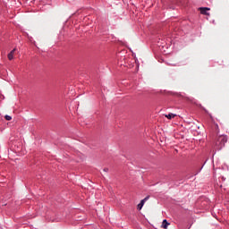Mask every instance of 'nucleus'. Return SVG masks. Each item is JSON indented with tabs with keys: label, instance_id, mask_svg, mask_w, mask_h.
<instances>
[{
	"label": "nucleus",
	"instance_id": "f257e3e1",
	"mask_svg": "<svg viewBox=\"0 0 229 229\" xmlns=\"http://www.w3.org/2000/svg\"><path fill=\"white\" fill-rule=\"evenodd\" d=\"M228 142V138L225 135L218 136L217 140L216 141V149H223L225 144Z\"/></svg>",
	"mask_w": 229,
	"mask_h": 229
},
{
	"label": "nucleus",
	"instance_id": "f03ea898",
	"mask_svg": "<svg viewBox=\"0 0 229 229\" xmlns=\"http://www.w3.org/2000/svg\"><path fill=\"white\" fill-rule=\"evenodd\" d=\"M199 11L200 12V13L202 15L210 16V13H208V12H210V8H208V7H200V8H199Z\"/></svg>",
	"mask_w": 229,
	"mask_h": 229
},
{
	"label": "nucleus",
	"instance_id": "7ed1b4c3",
	"mask_svg": "<svg viewBox=\"0 0 229 229\" xmlns=\"http://www.w3.org/2000/svg\"><path fill=\"white\" fill-rule=\"evenodd\" d=\"M149 199V196H147L145 199H143L140 204H138L137 208L138 210H142V207H144V203H146Z\"/></svg>",
	"mask_w": 229,
	"mask_h": 229
},
{
	"label": "nucleus",
	"instance_id": "20e7f679",
	"mask_svg": "<svg viewBox=\"0 0 229 229\" xmlns=\"http://www.w3.org/2000/svg\"><path fill=\"white\" fill-rule=\"evenodd\" d=\"M13 55H15V48L13 49V50L8 54V59H9V60H13Z\"/></svg>",
	"mask_w": 229,
	"mask_h": 229
},
{
	"label": "nucleus",
	"instance_id": "39448f33",
	"mask_svg": "<svg viewBox=\"0 0 229 229\" xmlns=\"http://www.w3.org/2000/svg\"><path fill=\"white\" fill-rule=\"evenodd\" d=\"M165 117H166V119H174V117H176V114L170 113L168 114H165Z\"/></svg>",
	"mask_w": 229,
	"mask_h": 229
},
{
	"label": "nucleus",
	"instance_id": "423d86ee",
	"mask_svg": "<svg viewBox=\"0 0 229 229\" xmlns=\"http://www.w3.org/2000/svg\"><path fill=\"white\" fill-rule=\"evenodd\" d=\"M167 226H169V223L167 222V220H163L162 227L167 229Z\"/></svg>",
	"mask_w": 229,
	"mask_h": 229
},
{
	"label": "nucleus",
	"instance_id": "0eeeda50",
	"mask_svg": "<svg viewBox=\"0 0 229 229\" xmlns=\"http://www.w3.org/2000/svg\"><path fill=\"white\" fill-rule=\"evenodd\" d=\"M4 119H5L6 121H12V116L6 114V115L4 116Z\"/></svg>",
	"mask_w": 229,
	"mask_h": 229
},
{
	"label": "nucleus",
	"instance_id": "6e6552de",
	"mask_svg": "<svg viewBox=\"0 0 229 229\" xmlns=\"http://www.w3.org/2000/svg\"><path fill=\"white\" fill-rule=\"evenodd\" d=\"M215 128H216V130H219V125L216 124Z\"/></svg>",
	"mask_w": 229,
	"mask_h": 229
},
{
	"label": "nucleus",
	"instance_id": "1a4fd4ad",
	"mask_svg": "<svg viewBox=\"0 0 229 229\" xmlns=\"http://www.w3.org/2000/svg\"><path fill=\"white\" fill-rule=\"evenodd\" d=\"M105 173H108V168H104Z\"/></svg>",
	"mask_w": 229,
	"mask_h": 229
}]
</instances>
